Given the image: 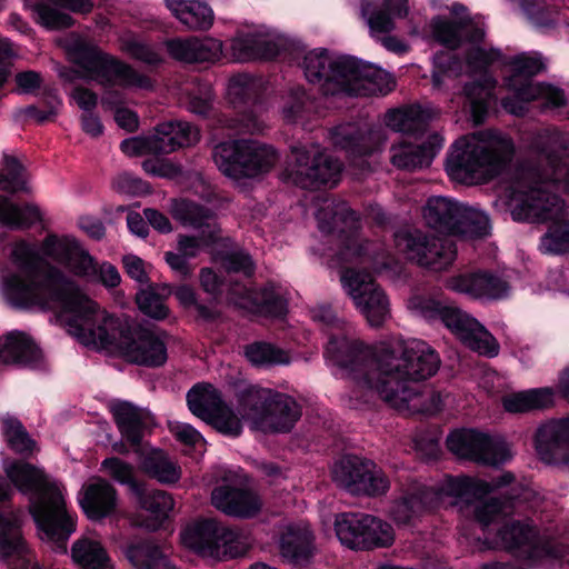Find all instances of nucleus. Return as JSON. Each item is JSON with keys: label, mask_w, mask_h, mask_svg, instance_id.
I'll list each match as a JSON object with an SVG mask.
<instances>
[{"label": "nucleus", "mask_w": 569, "mask_h": 569, "mask_svg": "<svg viewBox=\"0 0 569 569\" xmlns=\"http://www.w3.org/2000/svg\"><path fill=\"white\" fill-rule=\"evenodd\" d=\"M430 27L436 40L448 48H457L465 40L472 43L465 67L451 53L436 54L433 64L437 70L432 73V83L435 88H441L447 79L463 72L478 78L463 87L466 103L475 123L485 120L495 98L497 79L490 72L492 67L508 68L509 74L503 77V86L510 94L501 100L508 113L523 116L528 111V103L539 100L545 110L569 119V91L532 81V77L543 68L539 56L525 52L507 56L499 49L478 44L485 37V23L480 18H460L459 21L435 18Z\"/></svg>", "instance_id": "f257e3e1"}, {"label": "nucleus", "mask_w": 569, "mask_h": 569, "mask_svg": "<svg viewBox=\"0 0 569 569\" xmlns=\"http://www.w3.org/2000/svg\"><path fill=\"white\" fill-rule=\"evenodd\" d=\"M77 242L51 234L40 246L14 243L11 262L17 270H3L0 274L2 299L14 309L54 310L78 320H111L97 301L58 268H49L40 280L42 260L48 258L63 266Z\"/></svg>", "instance_id": "f03ea898"}, {"label": "nucleus", "mask_w": 569, "mask_h": 569, "mask_svg": "<svg viewBox=\"0 0 569 569\" xmlns=\"http://www.w3.org/2000/svg\"><path fill=\"white\" fill-rule=\"evenodd\" d=\"M326 353L350 379L392 403L409 402L417 397L416 383L433 377L441 363L439 353L418 339L369 346L332 336Z\"/></svg>", "instance_id": "7ed1b4c3"}, {"label": "nucleus", "mask_w": 569, "mask_h": 569, "mask_svg": "<svg viewBox=\"0 0 569 569\" xmlns=\"http://www.w3.org/2000/svg\"><path fill=\"white\" fill-rule=\"evenodd\" d=\"M563 189L553 181L552 174L540 167L521 166L501 198L512 219L519 222H551L541 237L543 253L569 252V220L565 219L563 201L551 191Z\"/></svg>", "instance_id": "20e7f679"}, {"label": "nucleus", "mask_w": 569, "mask_h": 569, "mask_svg": "<svg viewBox=\"0 0 569 569\" xmlns=\"http://www.w3.org/2000/svg\"><path fill=\"white\" fill-rule=\"evenodd\" d=\"M82 346L120 356L127 362L159 368L167 362L168 350L159 333L144 322H60Z\"/></svg>", "instance_id": "39448f33"}, {"label": "nucleus", "mask_w": 569, "mask_h": 569, "mask_svg": "<svg viewBox=\"0 0 569 569\" xmlns=\"http://www.w3.org/2000/svg\"><path fill=\"white\" fill-rule=\"evenodd\" d=\"M26 459L7 460L3 467L6 477L19 492L34 496L29 511L38 529L66 551L67 541L77 528V516L68 511L57 482L51 481L43 469Z\"/></svg>", "instance_id": "423d86ee"}, {"label": "nucleus", "mask_w": 569, "mask_h": 569, "mask_svg": "<svg viewBox=\"0 0 569 569\" xmlns=\"http://www.w3.org/2000/svg\"><path fill=\"white\" fill-rule=\"evenodd\" d=\"M513 153L509 136L493 129L481 130L465 134L451 144L446 170L456 182L483 183L501 174Z\"/></svg>", "instance_id": "0eeeda50"}, {"label": "nucleus", "mask_w": 569, "mask_h": 569, "mask_svg": "<svg viewBox=\"0 0 569 569\" xmlns=\"http://www.w3.org/2000/svg\"><path fill=\"white\" fill-rule=\"evenodd\" d=\"M63 47L86 79L93 80L103 87H119L124 90L152 91L154 89V81L147 73L102 51L98 46L78 34L66 37Z\"/></svg>", "instance_id": "6e6552de"}, {"label": "nucleus", "mask_w": 569, "mask_h": 569, "mask_svg": "<svg viewBox=\"0 0 569 569\" xmlns=\"http://www.w3.org/2000/svg\"><path fill=\"white\" fill-rule=\"evenodd\" d=\"M496 548L521 556L529 561L561 560L569 546L557 538L541 535L533 520L506 518L497 528L492 541Z\"/></svg>", "instance_id": "1a4fd4ad"}, {"label": "nucleus", "mask_w": 569, "mask_h": 569, "mask_svg": "<svg viewBox=\"0 0 569 569\" xmlns=\"http://www.w3.org/2000/svg\"><path fill=\"white\" fill-rule=\"evenodd\" d=\"M212 159L223 176L240 181L268 173L279 154L272 146L259 140L238 139L216 144Z\"/></svg>", "instance_id": "9d476101"}, {"label": "nucleus", "mask_w": 569, "mask_h": 569, "mask_svg": "<svg viewBox=\"0 0 569 569\" xmlns=\"http://www.w3.org/2000/svg\"><path fill=\"white\" fill-rule=\"evenodd\" d=\"M182 543L203 557L236 559L248 552L242 533L214 519H200L187 525L180 533Z\"/></svg>", "instance_id": "9b49d317"}, {"label": "nucleus", "mask_w": 569, "mask_h": 569, "mask_svg": "<svg viewBox=\"0 0 569 569\" xmlns=\"http://www.w3.org/2000/svg\"><path fill=\"white\" fill-rule=\"evenodd\" d=\"M316 218L322 232L329 233L339 230L340 233H346L339 256L341 261H360L370 264L375 270L385 266L379 261L378 254L369 250V243L366 242L365 244V241L357 233L359 217L347 203L326 199L323 206L317 211Z\"/></svg>", "instance_id": "f8f14e48"}, {"label": "nucleus", "mask_w": 569, "mask_h": 569, "mask_svg": "<svg viewBox=\"0 0 569 569\" xmlns=\"http://www.w3.org/2000/svg\"><path fill=\"white\" fill-rule=\"evenodd\" d=\"M332 480L337 487L358 497H380L390 489V480L382 468L355 453H345L335 462Z\"/></svg>", "instance_id": "ddd939ff"}, {"label": "nucleus", "mask_w": 569, "mask_h": 569, "mask_svg": "<svg viewBox=\"0 0 569 569\" xmlns=\"http://www.w3.org/2000/svg\"><path fill=\"white\" fill-rule=\"evenodd\" d=\"M335 531L339 541L351 550L387 548L395 541V532L390 523L363 512L338 513Z\"/></svg>", "instance_id": "4468645a"}, {"label": "nucleus", "mask_w": 569, "mask_h": 569, "mask_svg": "<svg viewBox=\"0 0 569 569\" xmlns=\"http://www.w3.org/2000/svg\"><path fill=\"white\" fill-rule=\"evenodd\" d=\"M293 163L288 169L289 178L301 188H319L338 183L341 163L317 143L298 144L291 148Z\"/></svg>", "instance_id": "2eb2a0df"}, {"label": "nucleus", "mask_w": 569, "mask_h": 569, "mask_svg": "<svg viewBox=\"0 0 569 569\" xmlns=\"http://www.w3.org/2000/svg\"><path fill=\"white\" fill-rule=\"evenodd\" d=\"M397 249L409 260L440 271L450 266L457 253L452 240L431 236L425 231L400 230L395 234Z\"/></svg>", "instance_id": "dca6fc26"}, {"label": "nucleus", "mask_w": 569, "mask_h": 569, "mask_svg": "<svg viewBox=\"0 0 569 569\" xmlns=\"http://www.w3.org/2000/svg\"><path fill=\"white\" fill-rule=\"evenodd\" d=\"M187 405L196 417L224 436L237 438L243 431L237 413L223 401L221 392L210 383H196L187 392Z\"/></svg>", "instance_id": "f3484780"}, {"label": "nucleus", "mask_w": 569, "mask_h": 569, "mask_svg": "<svg viewBox=\"0 0 569 569\" xmlns=\"http://www.w3.org/2000/svg\"><path fill=\"white\" fill-rule=\"evenodd\" d=\"M447 448L459 459L483 466H500L510 459V451L505 441L476 429L451 431L446 440Z\"/></svg>", "instance_id": "a211bd4d"}, {"label": "nucleus", "mask_w": 569, "mask_h": 569, "mask_svg": "<svg viewBox=\"0 0 569 569\" xmlns=\"http://www.w3.org/2000/svg\"><path fill=\"white\" fill-rule=\"evenodd\" d=\"M261 88V81L249 74H237L229 79L227 97L234 108L250 104L234 119L221 120L222 126L239 133H260L266 129V121L261 116V106L257 103V97Z\"/></svg>", "instance_id": "6ab92c4d"}, {"label": "nucleus", "mask_w": 569, "mask_h": 569, "mask_svg": "<svg viewBox=\"0 0 569 569\" xmlns=\"http://www.w3.org/2000/svg\"><path fill=\"white\" fill-rule=\"evenodd\" d=\"M361 17L366 20L370 34L391 52L402 54L408 46L397 37L388 36L395 27V20L408 13L407 0H359Z\"/></svg>", "instance_id": "aec40b11"}, {"label": "nucleus", "mask_w": 569, "mask_h": 569, "mask_svg": "<svg viewBox=\"0 0 569 569\" xmlns=\"http://www.w3.org/2000/svg\"><path fill=\"white\" fill-rule=\"evenodd\" d=\"M351 61L348 56H335L323 49L307 52L302 60V69L307 80L320 87L326 96L341 94L346 86L347 69Z\"/></svg>", "instance_id": "412c9836"}, {"label": "nucleus", "mask_w": 569, "mask_h": 569, "mask_svg": "<svg viewBox=\"0 0 569 569\" xmlns=\"http://www.w3.org/2000/svg\"><path fill=\"white\" fill-rule=\"evenodd\" d=\"M341 282L362 316L368 319L390 316L389 300L371 273L348 269L341 274Z\"/></svg>", "instance_id": "4be33fe9"}, {"label": "nucleus", "mask_w": 569, "mask_h": 569, "mask_svg": "<svg viewBox=\"0 0 569 569\" xmlns=\"http://www.w3.org/2000/svg\"><path fill=\"white\" fill-rule=\"evenodd\" d=\"M0 365L41 372L50 370V363L38 342L18 330L0 336Z\"/></svg>", "instance_id": "5701e85b"}, {"label": "nucleus", "mask_w": 569, "mask_h": 569, "mask_svg": "<svg viewBox=\"0 0 569 569\" xmlns=\"http://www.w3.org/2000/svg\"><path fill=\"white\" fill-rule=\"evenodd\" d=\"M114 423L124 442L114 443V449L120 453L129 451L127 445L138 450L146 435L152 432L157 426L153 415L129 401H119L111 408Z\"/></svg>", "instance_id": "b1692460"}, {"label": "nucleus", "mask_w": 569, "mask_h": 569, "mask_svg": "<svg viewBox=\"0 0 569 569\" xmlns=\"http://www.w3.org/2000/svg\"><path fill=\"white\" fill-rule=\"evenodd\" d=\"M566 136L552 128L537 132L531 148L539 156L541 170L552 174L553 181L569 192V159H565Z\"/></svg>", "instance_id": "393cba45"}, {"label": "nucleus", "mask_w": 569, "mask_h": 569, "mask_svg": "<svg viewBox=\"0 0 569 569\" xmlns=\"http://www.w3.org/2000/svg\"><path fill=\"white\" fill-rule=\"evenodd\" d=\"M317 552L316 535L308 522H290L282 529L279 553L286 563L296 569H310Z\"/></svg>", "instance_id": "a878e982"}, {"label": "nucleus", "mask_w": 569, "mask_h": 569, "mask_svg": "<svg viewBox=\"0 0 569 569\" xmlns=\"http://www.w3.org/2000/svg\"><path fill=\"white\" fill-rule=\"evenodd\" d=\"M233 302L253 315L282 318L288 311V290L276 283H268L260 290L238 284L231 289Z\"/></svg>", "instance_id": "bb28decb"}, {"label": "nucleus", "mask_w": 569, "mask_h": 569, "mask_svg": "<svg viewBox=\"0 0 569 569\" xmlns=\"http://www.w3.org/2000/svg\"><path fill=\"white\" fill-rule=\"evenodd\" d=\"M347 69L346 86L341 94L373 96L387 94L395 88V80L385 70L351 57L345 64Z\"/></svg>", "instance_id": "cd10ccee"}, {"label": "nucleus", "mask_w": 569, "mask_h": 569, "mask_svg": "<svg viewBox=\"0 0 569 569\" xmlns=\"http://www.w3.org/2000/svg\"><path fill=\"white\" fill-rule=\"evenodd\" d=\"M533 445L541 461L569 466V416L541 423L535 432Z\"/></svg>", "instance_id": "c85d7f7f"}, {"label": "nucleus", "mask_w": 569, "mask_h": 569, "mask_svg": "<svg viewBox=\"0 0 569 569\" xmlns=\"http://www.w3.org/2000/svg\"><path fill=\"white\" fill-rule=\"evenodd\" d=\"M330 140L356 162L358 158L379 150L385 144L386 137L381 129L362 130L356 123H347L336 127L330 132Z\"/></svg>", "instance_id": "c756f323"}, {"label": "nucleus", "mask_w": 569, "mask_h": 569, "mask_svg": "<svg viewBox=\"0 0 569 569\" xmlns=\"http://www.w3.org/2000/svg\"><path fill=\"white\" fill-rule=\"evenodd\" d=\"M447 287L452 291L486 300L506 298L511 289L502 277L486 271L451 277L447 281Z\"/></svg>", "instance_id": "7c9ffc66"}, {"label": "nucleus", "mask_w": 569, "mask_h": 569, "mask_svg": "<svg viewBox=\"0 0 569 569\" xmlns=\"http://www.w3.org/2000/svg\"><path fill=\"white\" fill-rule=\"evenodd\" d=\"M279 48L277 37L264 27L239 31L231 40L232 57L237 61L271 59Z\"/></svg>", "instance_id": "2f4dec72"}, {"label": "nucleus", "mask_w": 569, "mask_h": 569, "mask_svg": "<svg viewBox=\"0 0 569 569\" xmlns=\"http://www.w3.org/2000/svg\"><path fill=\"white\" fill-rule=\"evenodd\" d=\"M212 503L223 513L242 519L253 518L262 507L259 496L253 490L230 485L213 489Z\"/></svg>", "instance_id": "473e14b6"}, {"label": "nucleus", "mask_w": 569, "mask_h": 569, "mask_svg": "<svg viewBox=\"0 0 569 569\" xmlns=\"http://www.w3.org/2000/svg\"><path fill=\"white\" fill-rule=\"evenodd\" d=\"M131 499L147 515L138 516L136 522L150 531L164 528L173 510L174 500L170 493L159 489H149L147 483L141 487V495H133Z\"/></svg>", "instance_id": "72a5a7b5"}, {"label": "nucleus", "mask_w": 569, "mask_h": 569, "mask_svg": "<svg viewBox=\"0 0 569 569\" xmlns=\"http://www.w3.org/2000/svg\"><path fill=\"white\" fill-rule=\"evenodd\" d=\"M164 47L172 59L187 63L213 62L222 54V42L210 37L173 38Z\"/></svg>", "instance_id": "f704fd0d"}, {"label": "nucleus", "mask_w": 569, "mask_h": 569, "mask_svg": "<svg viewBox=\"0 0 569 569\" xmlns=\"http://www.w3.org/2000/svg\"><path fill=\"white\" fill-rule=\"evenodd\" d=\"M443 146V138L432 133L427 141L411 143L402 141L391 148V162L395 167L406 170L421 169L431 161Z\"/></svg>", "instance_id": "c9c22d12"}, {"label": "nucleus", "mask_w": 569, "mask_h": 569, "mask_svg": "<svg viewBox=\"0 0 569 569\" xmlns=\"http://www.w3.org/2000/svg\"><path fill=\"white\" fill-rule=\"evenodd\" d=\"M153 154L171 153L199 141V130L188 122L167 121L157 126L149 136Z\"/></svg>", "instance_id": "e433bc0d"}, {"label": "nucleus", "mask_w": 569, "mask_h": 569, "mask_svg": "<svg viewBox=\"0 0 569 569\" xmlns=\"http://www.w3.org/2000/svg\"><path fill=\"white\" fill-rule=\"evenodd\" d=\"M528 500L527 491L520 486H511L510 489L489 499L482 498L475 507L473 517L483 527L495 522L497 518L508 517L515 513Z\"/></svg>", "instance_id": "4c0bfd02"}, {"label": "nucleus", "mask_w": 569, "mask_h": 569, "mask_svg": "<svg viewBox=\"0 0 569 569\" xmlns=\"http://www.w3.org/2000/svg\"><path fill=\"white\" fill-rule=\"evenodd\" d=\"M431 488L433 492L438 493L435 498L437 508L440 507L446 497L470 503L490 495L488 481L467 475H447L440 485Z\"/></svg>", "instance_id": "58836bf2"}, {"label": "nucleus", "mask_w": 569, "mask_h": 569, "mask_svg": "<svg viewBox=\"0 0 569 569\" xmlns=\"http://www.w3.org/2000/svg\"><path fill=\"white\" fill-rule=\"evenodd\" d=\"M79 505L90 520H101L110 516L117 507L114 487L102 478L84 485L79 497Z\"/></svg>", "instance_id": "ea45409f"}, {"label": "nucleus", "mask_w": 569, "mask_h": 569, "mask_svg": "<svg viewBox=\"0 0 569 569\" xmlns=\"http://www.w3.org/2000/svg\"><path fill=\"white\" fill-rule=\"evenodd\" d=\"M463 213V203L450 197L432 196L422 210L426 224L441 233L455 236L459 216Z\"/></svg>", "instance_id": "a19ab883"}, {"label": "nucleus", "mask_w": 569, "mask_h": 569, "mask_svg": "<svg viewBox=\"0 0 569 569\" xmlns=\"http://www.w3.org/2000/svg\"><path fill=\"white\" fill-rule=\"evenodd\" d=\"M93 4L91 0H39L33 4L32 11L38 23L47 29L68 28L73 23L72 18L61 9L67 8L73 12L88 13Z\"/></svg>", "instance_id": "79ce46f5"}, {"label": "nucleus", "mask_w": 569, "mask_h": 569, "mask_svg": "<svg viewBox=\"0 0 569 569\" xmlns=\"http://www.w3.org/2000/svg\"><path fill=\"white\" fill-rule=\"evenodd\" d=\"M170 212L183 227L191 228L208 238H218L220 228L214 214L208 208L181 198L171 201Z\"/></svg>", "instance_id": "37998d69"}, {"label": "nucleus", "mask_w": 569, "mask_h": 569, "mask_svg": "<svg viewBox=\"0 0 569 569\" xmlns=\"http://www.w3.org/2000/svg\"><path fill=\"white\" fill-rule=\"evenodd\" d=\"M412 317L429 320H476L445 297L415 295L407 301Z\"/></svg>", "instance_id": "c03bdc74"}, {"label": "nucleus", "mask_w": 569, "mask_h": 569, "mask_svg": "<svg viewBox=\"0 0 569 569\" xmlns=\"http://www.w3.org/2000/svg\"><path fill=\"white\" fill-rule=\"evenodd\" d=\"M126 559L134 569H164L168 567L160 545L150 536H134L122 545Z\"/></svg>", "instance_id": "a18cd8bd"}, {"label": "nucleus", "mask_w": 569, "mask_h": 569, "mask_svg": "<svg viewBox=\"0 0 569 569\" xmlns=\"http://www.w3.org/2000/svg\"><path fill=\"white\" fill-rule=\"evenodd\" d=\"M267 416L263 431L288 433L301 418L302 408L293 397L273 390Z\"/></svg>", "instance_id": "49530a36"}, {"label": "nucleus", "mask_w": 569, "mask_h": 569, "mask_svg": "<svg viewBox=\"0 0 569 569\" xmlns=\"http://www.w3.org/2000/svg\"><path fill=\"white\" fill-rule=\"evenodd\" d=\"M438 493L432 488L422 486L407 492L396 500L391 507V516L398 525H411L422 512L438 509L435 498Z\"/></svg>", "instance_id": "de8ad7c7"}, {"label": "nucleus", "mask_w": 569, "mask_h": 569, "mask_svg": "<svg viewBox=\"0 0 569 569\" xmlns=\"http://www.w3.org/2000/svg\"><path fill=\"white\" fill-rule=\"evenodd\" d=\"M467 347L492 358L499 353V343L486 330L482 322H442Z\"/></svg>", "instance_id": "09e8293b"}, {"label": "nucleus", "mask_w": 569, "mask_h": 569, "mask_svg": "<svg viewBox=\"0 0 569 569\" xmlns=\"http://www.w3.org/2000/svg\"><path fill=\"white\" fill-rule=\"evenodd\" d=\"M171 13L190 30H208L214 21L212 9L198 0H164Z\"/></svg>", "instance_id": "8fccbe9b"}, {"label": "nucleus", "mask_w": 569, "mask_h": 569, "mask_svg": "<svg viewBox=\"0 0 569 569\" xmlns=\"http://www.w3.org/2000/svg\"><path fill=\"white\" fill-rule=\"evenodd\" d=\"M272 391V389L251 385L238 393L239 411L261 430L268 417Z\"/></svg>", "instance_id": "3c124183"}, {"label": "nucleus", "mask_w": 569, "mask_h": 569, "mask_svg": "<svg viewBox=\"0 0 569 569\" xmlns=\"http://www.w3.org/2000/svg\"><path fill=\"white\" fill-rule=\"evenodd\" d=\"M140 469L148 477L164 485H174L181 478V468L162 449H151L142 455Z\"/></svg>", "instance_id": "603ef678"}, {"label": "nucleus", "mask_w": 569, "mask_h": 569, "mask_svg": "<svg viewBox=\"0 0 569 569\" xmlns=\"http://www.w3.org/2000/svg\"><path fill=\"white\" fill-rule=\"evenodd\" d=\"M1 436L7 447L22 458H30L38 450L37 441L31 438L23 423L9 413L0 419Z\"/></svg>", "instance_id": "864d4df0"}, {"label": "nucleus", "mask_w": 569, "mask_h": 569, "mask_svg": "<svg viewBox=\"0 0 569 569\" xmlns=\"http://www.w3.org/2000/svg\"><path fill=\"white\" fill-rule=\"evenodd\" d=\"M24 546L19 515L14 511H0V557L8 560L20 556Z\"/></svg>", "instance_id": "5fc2aeb1"}, {"label": "nucleus", "mask_w": 569, "mask_h": 569, "mask_svg": "<svg viewBox=\"0 0 569 569\" xmlns=\"http://www.w3.org/2000/svg\"><path fill=\"white\" fill-rule=\"evenodd\" d=\"M280 112L287 123L306 126L313 113V101L305 89L295 87L282 96Z\"/></svg>", "instance_id": "6e6d98bb"}, {"label": "nucleus", "mask_w": 569, "mask_h": 569, "mask_svg": "<svg viewBox=\"0 0 569 569\" xmlns=\"http://www.w3.org/2000/svg\"><path fill=\"white\" fill-rule=\"evenodd\" d=\"M430 119V112L420 106L389 110L385 116V123L396 132L416 133L425 127Z\"/></svg>", "instance_id": "4d7b16f0"}, {"label": "nucleus", "mask_w": 569, "mask_h": 569, "mask_svg": "<svg viewBox=\"0 0 569 569\" xmlns=\"http://www.w3.org/2000/svg\"><path fill=\"white\" fill-rule=\"evenodd\" d=\"M71 558L82 569H107L110 562L101 542L90 538H81L73 542Z\"/></svg>", "instance_id": "13d9d810"}, {"label": "nucleus", "mask_w": 569, "mask_h": 569, "mask_svg": "<svg viewBox=\"0 0 569 569\" xmlns=\"http://www.w3.org/2000/svg\"><path fill=\"white\" fill-rule=\"evenodd\" d=\"M244 356L256 368L268 369L290 363L288 352L268 341H254L247 345L244 347Z\"/></svg>", "instance_id": "bf43d9fd"}, {"label": "nucleus", "mask_w": 569, "mask_h": 569, "mask_svg": "<svg viewBox=\"0 0 569 569\" xmlns=\"http://www.w3.org/2000/svg\"><path fill=\"white\" fill-rule=\"evenodd\" d=\"M28 173L20 160L4 152L0 163V190L8 192H30Z\"/></svg>", "instance_id": "052dcab7"}, {"label": "nucleus", "mask_w": 569, "mask_h": 569, "mask_svg": "<svg viewBox=\"0 0 569 569\" xmlns=\"http://www.w3.org/2000/svg\"><path fill=\"white\" fill-rule=\"evenodd\" d=\"M119 49L130 58L147 66L156 67L163 62L158 48L144 42L132 32H123L119 38Z\"/></svg>", "instance_id": "680f3d73"}, {"label": "nucleus", "mask_w": 569, "mask_h": 569, "mask_svg": "<svg viewBox=\"0 0 569 569\" xmlns=\"http://www.w3.org/2000/svg\"><path fill=\"white\" fill-rule=\"evenodd\" d=\"M40 219V210L37 206L27 203L16 206L7 198L0 196V223L10 228L28 227Z\"/></svg>", "instance_id": "e2e57ef3"}, {"label": "nucleus", "mask_w": 569, "mask_h": 569, "mask_svg": "<svg viewBox=\"0 0 569 569\" xmlns=\"http://www.w3.org/2000/svg\"><path fill=\"white\" fill-rule=\"evenodd\" d=\"M490 228V220L485 211L463 203V213L459 216L455 236L470 239L482 238L489 234Z\"/></svg>", "instance_id": "0e129e2a"}, {"label": "nucleus", "mask_w": 569, "mask_h": 569, "mask_svg": "<svg viewBox=\"0 0 569 569\" xmlns=\"http://www.w3.org/2000/svg\"><path fill=\"white\" fill-rule=\"evenodd\" d=\"M160 290L161 292H158L156 287L150 286L140 290L136 297L139 309L153 320H163L169 316L163 298L170 296L172 291L168 286L161 287Z\"/></svg>", "instance_id": "69168bd1"}, {"label": "nucleus", "mask_w": 569, "mask_h": 569, "mask_svg": "<svg viewBox=\"0 0 569 569\" xmlns=\"http://www.w3.org/2000/svg\"><path fill=\"white\" fill-rule=\"evenodd\" d=\"M182 91L187 108L192 113L204 116L212 108L213 92L210 83L190 81L183 86Z\"/></svg>", "instance_id": "338daca9"}, {"label": "nucleus", "mask_w": 569, "mask_h": 569, "mask_svg": "<svg viewBox=\"0 0 569 569\" xmlns=\"http://www.w3.org/2000/svg\"><path fill=\"white\" fill-rule=\"evenodd\" d=\"M101 466L109 472L114 481L127 486L130 498L133 495H141V487L146 482L136 477L133 467L130 463L117 457H111L106 458Z\"/></svg>", "instance_id": "774afa93"}]
</instances>
